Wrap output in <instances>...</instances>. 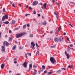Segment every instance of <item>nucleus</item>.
I'll return each instance as SVG.
<instances>
[{
	"label": "nucleus",
	"mask_w": 75,
	"mask_h": 75,
	"mask_svg": "<svg viewBox=\"0 0 75 75\" xmlns=\"http://www.w3.org/2000/svg\"><path fill=\"white\" fill-rule=\"evenodd\" d=\"M50 61L53 64H57V62L53 57H51L50 59Z\"/></svg>",
	"instance_id": "obj_1"
},
{
	"label": "nucleus",
	"mask_w": 75,
	"mask_h": 75,
	"mask_svg": "<svg viewBox=\"0 0 75 75\" xmlns=\"http://www.w3.org/2000/svg\"><path fill=\"white\" fill-rule=\"evenodd\" d=\"M23 35H24V33H23L19 34H17L16 35V37L17 38H18L19 37H21Z\"/></svg>",
	"instance_id": "obj_2"
},
{
	"label": "nucleus",
	"mask_w": 75,
	"mask_h": 75,
	"mask_svg": "<svg viewBox=\"0 0 75 75\" xmlns=\"http://www.w3.org/2000/svg\"><path fill=\"white\" fill-rule=\"evenodd\" d=\"M5 18H6V19H8V18L7 15H5L2 17V21H4L5 20Z\"/></svg>",
	"instance_id": "obj_3"
},
{
	"label": "nucleus",
	"mask_w": 75,
	"mask_h": 75,
	"mask_svg": "<svg viewBox=\"0 0 75 75\" xmlns=\"http://www.w3.org/2000/svg\"><path fill=\"white\" fill-rule=\"evenodd\" d=\"M59 41L60 43H62L64 42V39L61 38V36L59 37Z\"/></svg>",
	"instance_id": "obj_4"
},
{
	"label": "nucleus",
	"mask_w": 75,
	"mask_h": 75,
	"mask_svg": "<svg viewBox=\"0 0 75 75\" xmlns=\"http://www.w3.org/2000/svg\"><path fill=\"white\" fill-rule=\"evenodd\" d=\"M31 45H32L33 46H30V48H32L33 50H34L35 49V48L34 47L35 46V44L34 43V42H32L31 43Z\"/></svg>",
	"instance_id": "obj_5"
},
{
	"label": "nucleus",
	"mask_w": 75,
	"mask_h": 75,
	"mask_svg": "<svg viewBox=\"0 0 75 75\" xmlns=\"http://www.w3.org/2000/svg\"><path fill=\"white\" fill-rule=\"evenodd\" d=\"M5 46H3L2 47L1 51L2 53H4L5 52Z\"/></svg>",
	"instance_id": "obj_6"
},
{
	"label": "nucleus",
	"mask_w": 75,
	"mask_h": 75,
	"mask_svg": "<svg viewBox=\"0 0 75 75\" xmlns=\"http://www.w3.org/2000/svg\"><path fill=\"white\" fill-rule=\"evenodd\" d=\"M22 65L25 68H27V62H24L23 64H22Z\"/></svg>",
	"instance_id": "obj_7"
},
{
	"label": "nucleus",
	"mask_w": 75,
	"mask_h": 75,
	"mask_svg": "<svg viewBox=\"0 0 75 75\" xmlns=\"http://www.w3.org/2000/svg\"><path fill=\"white\" fill-rule=\"evenodd\" d=\"M37 4H38V1H34L33 4V6H35V5H37Z\"/></svg>",
	"instance_id": "obj_8"
},
{
	"label": "nucleus",
	"mask_w": 75,
	"mask_h": 75,
	"mask_svg": "<svg viewBox=\"0 0 75 75\" xmlns=\"http://www.w3.org/2000/svg\"><path fill=\"white\" fill-rule=\"evenodd\" d=\"M3 45H6V46H8V42L5 41L4 42Z\"/></svg>",
	"instance_id": "obj_9"
},
{
	"label": "nucleus",
	"mask_w": 75,
	"mask_h": 75,
	"mask_svg": "<svg viewBox=\"0 0 75 75\" xmlns=\"http://www.w3.org/2000/svg\"><path fill=\"white\" fill-rule=\"evenodd\" d=\"M54 40L56 42H58L59 41V39L58 38H54Z\"/></svg>",
	"instance_id": "obj_10"
},
{
	"label": "nucleus",
	"mask_w": 75,
	"mask_h": 75,
	"mask_svg": "<svg viewBox=\"0 0 75 75\" xmlns=\"http://www.w3.org/2000/svg\"><path fill=\"white\" fill-rule=\"evenodd\" d=\"M15 23H16V21L14 20H13L11 22V24H12L13 25H14V24H15Z\"/></svg>",
	"instance_id": "obj_11"
},
{
	"label": "nucleus",
	"mask_w": 75,
	"mask_h": 75,
	"mask_svg": "<svg viewBox=\"0 0 75 75\" xmlns=\"http://www.w3.org/2000/svg\"><path fill=\"white\" fill-rule=\"evenodd\" d=\"M61 27L60 26L58 28V31H57L56 32H57L58 33H59V31L61 30Z\"/></svg>",
	"instance_id": "obj_12"
},
{
	"label": "nucleus",
	"mask_w": 75,
	"mask_h": 75,
	"mask_svg": "<svg viewBox=\"0 0 75 75\" xmlns=\"http://www.w3.org/2000/svg\"><path fill=\"white\" fill-rule=\"evenodd\" d=\"M4 67V64H3L1 65V69H3Z\"/></svg>",
	"instance_id": "obj_13"
},
{
	"label": "nucleus",
	"mask_w": 75,
	"mask_h": 75,
	"mask_svg": "<svg viewBox=\"0 0 75 75\" xmlns=\"http://www.w3.org/2000/svg\"><path fill=\"white\" fill-rule=\"evenodd\" d=\"M42 24L44 25H46L47 24V22H46V21H44V22H43L42 23Z\"/></svg>",
	"instance_id": "obj_14"
},
{
	"label": "nucleus",
	"mask_w": 75,
	"mask_h": 75,
	"mask_svg": "<svg viewBox=\"0 0 75 75\" xmlns=\"http://www.w3.org/2000/svg\"><path fill=\"white\" fill-rule=\"evenodd\" d=\"M61 70H59L57 71L56 73H57L58 74H61Z\"/></svg>",
	"instance_id": "obj_15"
},
{
	"label": "nucleus",
	"mask_w": 75,
	"mask_h": 75,
	"mask_svg": "<svg viewBox=\"0 0 75 75\" xmlns=\"http://www.w3.org/2000/svg\"><path fill=\"white\" fill-rule=\"evenodd\" d=\"M3 23H4V24H8L9 23V22L8 21H6L4 22H3Z\"/></svg>",
	"instance_id": "obj_16"
},
{
	"label": "nucleus",
	"mask_w": 75,
	"mask_h": 75,
	"mask_svg": "<svg viewBox=\"0 0 75 75\" xmlns=\"http://www.w3.org/2000/svg\"><path fill=\"white\" fill-rule=\"evenodd\" d=\"M66 55V56L67 57V59H69V57H70V56H69V54H67V55Z\"/></svg>",
	"instance_id": "obj_17"
},
{
	"label": "nucleus",
	"mask_w": 75,
	"mask_h": 75,
	"mask_svg": "<svg viewBox=\"0 0 75 75\" xmlns=\"http://www.w3.org/2000/svg\"><path fill=\"white\" fill-rule=\"evenodd\" d=\"M55 46H56V45H54L50 47V48H54L55 47Z\"/></svg>",
	"instance_id": "obj_18"
},
{
	"label": "nucleus",
	"mask_w": 75,
	"mask_h": 75,
	"mask_svg": "<svg viewBox=\"0 0 75 75\" xmlns=\"http://www.w3.org/2000/svg\"><path fill=\"white\" fill-rule=\"evenodd\" d=\"M44 7H45V8L46 9V7H47V4H46V3H45L44 4Z\"/></svg>",
	"instance_id": "obj_19"
},
{
	"label": "nucleus",
	"mask_w": 75,
	"mask_h": 75,
	"mask_svg": "<svg viewBox=\"0 0 75 75\" xmlns=\"http://www.w3.org/2000/svg\"><path fill=\"white\" fill-rule=\"evenodd\" d=\"M54 13L55 16H56L57 18H58V16H58V13H57V14H56V13L55 12H54Z\"/></svg>",
	"instance_id": "obj_20"
},
{
	"label": "nucleus",
	"mask_w": 75,
	"mask_h": 75,
	"mask_svg": "<svg viewBox=\"0 0 75 75\" xmlns=\"http://www.w3.org/2000/svg\"><path fill=\"white\" fill-rule=\"evenodd\" d=\"M32 68V64H30L29 65V69H31Z\"/></svg>",
	"instance_id": "obj_21"
},
{
	"label": "nucleus",
	"mask_w": 75,
	"mask_h": 75,
	"mask_svg": "<svg viewBox=\"0 0 75 75\" xmlns=\"http://www.w3.org/2000/svg\"><path fill=\"white\" fill-rule=\"evenodd\" d=\"M42 67L43 69H45V66L44 65H42Z\"/></svg>",
	"instance_id": "obj_22"
},
{
	"label": "nucleus",
	"mask_w": 75,
	"mask_h": 75,
	"mask_svg": "<svg viewBox=\"0 0 75 75\" xmlns=\"http://www.w3.org/2000/svg\"><path fill=\"white\" fill-rule=\"evenodd\" d=\"M12 40V38L11 37H10L9 38V41H11Z\"/></svg>",
	"instance_id": "obj_23"
},
{
	"label": "nucleus",
	"mask_w": 75,
	"mask_h": 75,
	"mask_svg": "<svg viewBox=\"0 0 75 75\" xmlns=\"http://www.w3.org/2000/svg\"><path fill=\"white\" fill-rule=\"evenodd\" d=\"M16 46H14L13 47L12 50H15V49H16Z\"/></svg>",
	"instance_id": "obj_24"
},
{
	"label": "nucleus",
	"mask_w": 75,
	"mask_h": 75,
	"mask_svg": "<svg viewBox=\"0 0 75 75\" xmlns=\"http://www.w3.org/2000/svg\"><path fill=\"white\" fill-rule=\"evenodd\" d=\"M52 73H53V72L52 71H50L48 72V74H49V75H50V74H51Z\"/></svg>",
	"instance_id": "obj_25"
},
{
	"label": "nucleus",
	"mask_w": 75,
	"mask_h": 75,
	"mask_svg": "<svg viewBox=\"0 0 75 75\" xmlns=\"http://www.w3.org/2000/svg\"><path fill=\"white\" fill-rule=\"evenodd\" d=\"M33 14H36V11H35V9H34L33 11Z\"/></svg>",
	"instance_id": "obj_26"
},
{
	"label": "nucleus",
	"mask_w": 75,
	"mask_h": 75,
	"mask_svg": "<svg viewBox=\"0 0 75 75\" xmlns=\"http://www.w3.org/2000/svg\"><path fill=\"white\" fill-rule=\"evenodd\" d=\"M26 25H23V29H25V28H26Z\"/></svg>",
	"instance_id": "obj_27"
},
{
	"label": "nucleus",
	"mask_w": 75,
	"mask_h": 75,
	"mask_svg": "<svg viewBox=\"0 0 75 75\" xmlns=\"http://www.w3.org/2000/svg\"><path fill=\"white\" fill-rule=\"evenodd\" d=\"M73 67V66L72 65H71V66H69L68 67V68H72Z\"/></svg>",
	"instance_id": "obj_28"
},
{
	"label": "nucleus",
	"mask_w": 75,
	"mask_h": 75,
	"mask_svg": "<svg viewBox=\"0 0 75 75\" xmlns=\"http://www.w3.org/2000/svg\"><path fill=\"white\" fill-rule=\"evenodd\" d=\"M35 45L37 48H38V47H39V46H38V44H37V43H36L35 44Z\"/></svg>",
	"instance_id": "obj_29"
},
{
	"label": "nucleus",
	"mask_w": 75,
	"mask_h": 75,
	"mask_svg": "<svg viewBox=\"0 0 75 75\" xmlns=\"http://www.w3.org/2000/svg\"><path fill=\"white\" fill-rule=\"evenodd\" d=\"M30 37H33V34H31L30 35Z\"/></svg>",
	"instance_id": "obj_30"
},
{
	"label": "nucleus",
	"mask_w": 75,
	"mask_h": 75,
	"mask_svg": "<svg viewBox=\"0 0 75 75\" xmlns=\"http://www.w3.org/2000/svg\"><path fill=\"white\" fill-rule=\"evenodd\" d=\"M61 69H62V70H64V71H65V70H66V69L65 68H61Z\"/></svg>",
	"instance_id": "obj_31"
},
{
	"label": "nucleus",
	"mask_w": 75,
	"mask_h": 75,
	"mask_svg": "<svg viewBox=\"0 0 75 75\" xmlns=\"http://www.w3.org/2000/svg\"><path fill=\"white\" fill-rule=\"evenodd\" d=\"M36 74H37V73H35V72H33V75H36Z\"/></svg>",
	"instance_id": "obj_32"
},
{
	"label": "nucleus",
	"mask_w": 75,
	"mask_h": 75,
	"mask_svg": "<svg viewBox=\"0 0 75 75\" xmlns=\"http://www.w3.org/2000/svg\"><path fill=\"white\" fill-rule=\"evenodd\" d=\"M23 48H24V47H21V46H20L19 47V49H20V50H21L22 49H23Z\"/></svg>",
	"instance_id": "obj_33"
},
{
	"label": "nucleus",
	"mask_w": 75,
	"mask_h": 75,
	"mask_svg": "<svg viewBox=\"0 0 75 75\" xmlns=\"http://www.w3.org/2000/svg\"><path fill=\"white\" fill-rule=\"evenodd\" d=\"M33 67L34 68H37V66L33 65Z\"/></svg>",
	"instance_id": "obj_34"
},
{
	"label": "nucleus",
	"mask_w": 75,
	"mask_h": 75,
	"mask_svg": "<svg viewBox=\"0 0 75 75\" xmlns=\"http://www.w3.org/2000/svg\"><path fill=\"white\" fill-rule=\"evenodd\" d=\"M27 27H30V24L28 23L27 24Z\"/></svg>",
	"instance_id": "obj_35"
},
{
	"label": "nucleus",
	"mask_w": 75,
	"mask_h": 75,
	"mask_svg": "<svg viewBox=\"0 0 75 75\" xmlns=\"http://www.w3.org/2000/svg\"><path fill=\"white\" fill-rule=\"evenodd\" d=\"M3 11V12H6V10H5V8H4Z\"/></svg>",
	"instance_id": "obj_36"
},
{
	"label": "nucleus",
	"mask_w": 75,
	"mask_h": 75,
	"mask_svg": "<svg viewBox=\"0 0 75 75\" xmlns=\"http://www.w3.org/2000/svg\"><path fill=\"white\" fill-rule=\"evenodd\" d=\"M28 55L31 56V53H28Z\"/></svg>",
	"instance_id": "obj_37"
},
{
	"label": "nucleus",
	"mask_w": 75,
	"mask_h": 75,
	"mask_svg": "<svg viewBox=\"0 0 75 75\" xmlns=\"http://www.w3.org/2000/svg\"><path fill=\"white\" fill-rule=\"evenodd\" d=\"M70 47H73V45L72 44L70 45Z\"/></svg>",
	"instance_id": "obj_38"
},
{
	"label": "nucleus",
	"mask_w": 75,
	"mask_h": 75,
	"mask_svg": "<svg viewBox=\"0 0 75 75\" xmlns=\"http://www.w3.org/2000/svg\"><path fill=\"white\" fill-rule=\"evenodd\" d=\"M67 41H70L69 39V38H68V37H67Z\"/></svg>",
	"instance_id": "obj_39"
},
{
	"label": "nucleus",
	"mask_w": 75,
	"mask_h": 75,
	"mask_svg": "<svg viewBox=\"0 0 75 75\" xmlns=\"http://www.w3.org/2000/svg\"><path fill=\"white\" fill-rule=\"evenodd\" d=\"M69 25H70V26L71 27L73 28V26H72V25L71 24H69Z\"/></svg>",
	"instance_id": "obj_40"
},
{
	"label": "nucleus",
	"mask_w": 75,
	"mask_h": 75,
	"mask_svg": "<svg viewBox=\"0 0 75 75\" xmlns=\"http://www.w3.org/2000/svg\"><path fill=\"white\" fill-rule=\"evenodd\" d=\"M12 6L13 7H15V5L14 4H12Z\"/></svg>",
	"instance_id": "obj_41"
},
{
	"label": "nucleus",
	"mask_w": 75,
	"mask_h": 75,
	"mask_svg": "<svg viewBox=\"0 0 75 75\" xmlns=\"http://www.w3.org/2000/svg\"><path fill=\"white\" fill-rule=\"evenodd\" d=\"M56 3V5H57V6H58L59 5V4L57 3V2H55Z\"/></svg>",
	"instance_id": "obj_42"
},
{
	"label": "nucleus",
	"mask_w": 75,
	"mask_h": 75,
	"mask_svg": "<svg viewBox=\"0 0 75 75\" xmlns=\"http://www.w3.org/2000/svg\"><path fill=\"white\" fill-rule=\"evenodd\" d=\"M39 5H42V3H39L38 4Z\"/></svg>",
	"instance_id": "obj_43"
},
{
	"label": "nucleus",
	"mask_w": 75,
	"mask_h": 75,
	"mask_svg": "<svg viewBox=\"0 0 75 75\" xmlns=\"http://www.w3.org/2000/svg\"><path fill=\"white\" fill-rule=\"evenodd\" d=\"M70 3H71V4H75V3H74L72 2H70Z\"/></svg>",
	"instance_id": "obj_44"
},
{
	"label": "nucleus",
	"mask_w": 75,
	"mask_h": 75,
	"mask_svg": "<svg viewBox=\"0 0 75 75\" xmlns=\"http://www.w3.org/2000/svg\"><path fill=\"white\" fill-rule=\"evenodd\" d=\"M18 29H19L18 28H16V29H15L14 30H18Z\"/></svg>",
	"instance_id": "obj_45"
},
{
	"label": "nucleus",
	"mask_w": 75,
	"mask_h": 75,
	"mask_svg": "<svg viewBox=\"0 0 75 75\" xmlns=\"http://www.w3.org/2000/svg\"><path fill=\"white\" fill-rule=\"evenodd\" d=\"M44 74H47V71L45 70L44 71Z\"/></svg>",
	"instance_id": "obj_46"
},
{
	"label": "nucleus",
	"mask_w": 75,
	"mask_h": 75,
	"mask_svg": "<svg viewBox=\"0 0 75 75\" xmlns=\"http://www.w3.org/2000/svg\"><path fill=\"white\" fill-rule=\"evenodd\" d=\"M11 30H9V33H11Z\"/></svg>",
	"instance_id": "obj_47"
},
{
	"label": "nucleus",
	"mask_w": 75,
	"mask_h": 75,
	"mask_svg": "<svg viewBox=\"0 0 75 75\" xmlns=\"http://www.w3.org/2000/svg\"><path fill=\"white\" fill-rule=\"evenodd\" d=\"M64 53L65 55H67V51H65Z\"/></svg>",
	"instance_id": "obj_48"
},
{
	"label": "nucleus",
	"mask_w": 75,
	"mask_h": 75,
	"mask_svg": "<svg viewBox=\"0 0 75 75\" xmlns=\"http://www.w3.org/2000/svg\"><path fill=\"white\" fill-rule=\"evenodd\" d=\"M39 51H38L36 52V53H37L38 55H39Z\"/></svg>",
	"instance_id": "obj_49"
},
{
	"label": "nucleus",
	"mask_w": 75,
	"mask_h": 75,
	"mask_svg": "<svg viewBox=\"0 0 75 75\" xmlns=\"http://www.w3.org/2000/svg\"><path fill=\"white\" fill-rule=\"evenodd\" d=\"M34 71L35 72V73H36V74H37V70H35Z\"/></svg>",
	"instance_id": "obj_50"
},
{
	"label": "nucleus",
	"mask_w": 75,
	"mask_h": 75,
	"mask_svg": "<svg viewBox=\"0 0 75 75\" xmlns=\"http://www.w3.org/2000/svg\"><path fill=\"white\" fill-rule=\"evenodd\" d=\"M30 69H29V70H27V72H29V71H30Z\"/></svg>",
	"instance_id": "obj_51"
},
{
	"label": "nucleus",
	"mask_w": 75,
	"mask_h": 75,
	"mask_svg": "<svg viewBox=\"0 0 75 75\" xmlns=\"http://www.w3.org/2000/svg\"><path fill=\"white\" fill-rule=\"evenodd\" d=\"M25 57H26V58H27V53H25Z\"/></svg>",
	"instance_id": "obj_52"
},
{
	"label": "nucleus",
	"mask_w": 75,
	"mask_h": 75,
	"mask_svg": "<svg viewBox=\"0 0 75 75\" xmlns=\"http://www.w3.org/2000/svg\"><path fill=\"white\" fill-rule=\"evenodd\" d=\"M31 7H29V10H31Z\"/></svg>",
	"instance_id": "obj_53"
},
{
	"label": "nucleus",
	"mask_w": 75,
	"mask_h": 75,
	"mask_svg": "<svg viewBox=\"0 0 75 75\" xmlns=\"http://www.w3.org/2000/svg\"><path fill=\"white\" fill-rule=\"evenodd\" d=\"M38 16L39 17H40V16H41V15H40V14H38Z\"/></svg>",
	"instance_id": "obj_54"
},
{
	"label": "nucleus",
	"mask_w": 75,
	"mask_h": 75,
	"mask_svg": "<svg viewBox=\"0 0 75 75\" xmlns=\"http://www.w3.org/2000/svg\"><path fill=\"white\" fill-rule=\"evenodd\" d=\"M18 6H19V7H21V4H18Z\"/></svg>",
	"instance_id": "obj_55"
},
{
	"label": "nucleus",
	"mask_w": 75,
	"mask_h": 75,
	"mask_svg": "<svg viewBox=\"0 0 75 75\" xmlns=\"http://www.w3.org/2000/svg\"><path fill=\"white\" fill-rule=\"evenodd\" d=\"M63 35H66V33H63Z\"/></svg>",
	"instance_id": "obj_56"
},
{
	"label": "nucleus",
	"mask_w": 75,
	"mask_h": 75,
	"mask_svg": "<svg viewBox=\"0 0 75 75\" xmlns=\"http://www.w3.org/2000/svg\"><path fill=\"white\" fill-rule=\"evenodd\" d=\"M14 63L15 64H16V63H17V62H16V61H14Z\"/></svg>",
	"instance_id": "obj_57"
},
{
	"label": "nucleus",
	"mask_w": 75,
	"mask_h": 75,
	"mask_svg": "<svg viewBox=\"0 0 75 75\" xmlns=\"http://www.w3.org/2000/svg\"><path fill=\"white\" fill-rule=\"evenodd\" d=\"M27 16H28V14H26L25 15V17H27Z\"/></svg>",
	"instance_id": "obj_58"
},
{
	"label": "nucleus",
	"mask_w": 75,
	"mask_h": 75,
	"mask_svg": "<svg viewBox=\"0 0 75 75\" xmlns=\"http://www.w3.org/2000/svg\"><path fill=\"white\" fill-rule=\"evenodd\" d=\"M10 3V4H12V2H11V1Z\"/></svg>",
	"instance_id": "obj_59"
},
{
	"label": "nucleus",
	"mask_w": 75,
	"mask_h": 75,
	"mask_svg": "<svg viewBox=\"0 0 75 75\" xmlns=\"http://www.w3.org/2000/svg\"><path fill=\"white\" fill-rule=\"evenodd\" d=\"M52 1L54 3V2H55V0H53Z\"/></svg>",
	"instance_id": "obj_60"
},
{
	"label": "nucleus",
	"mask_w": 75,
	"mask_h": 75,
	"mask_svg": "<svg viewBox=\"0 0 75 75\" xmlns=\"http://www.w3.org/2000/svg\"><path fill=\"white\" fill-rule=\"evenodd\" d=\"M15 42L16 44H18V42H17L16 41H15Z\"/></svg>",
	"instance_id": "obj_61"
},
{
	"label": "nucleus",
	"mask_w": 75,
	"mask_h": 75,
	"mask_svg": "<svg viewBox=\"0 0 75 75\" xmlns=\"http://www.w3.org/2000/svg\"><path fill=\"white\" fill-rule=\"evenodd\" d=\"M40 12H42V9H40Z\"/></svg>",
	"instance_id": "obj_62"
},
{
	"label": "nucleus",
	"mask_w": 75,
	"mask_h": 75,
	"mask_svg": "<svg viewBox=\"0 0 75 75\" xmlns=\"http://www.w3.org/2000/svg\"><path fill=\"white\" fill-rule=\"evenodd\" d=\"M50 33V34H52V31H51Z\"/></svg>",
	"instance_id": "obj_63"
},
{
	"label": "nucleus",
	"mask_w": 75,
	"mask_h": 75,
	"mask_svg": "<svg viewBox=\"0 0 75 75\" xmlns=\"http://www.w3.org/2000/svg\"><path fill=\"white\" fill-rule=\"evenodd\" d=\"M7 37H8L7 35H5V37H6L7 38Z\"/></svg>",
	"instance_id": "obj_64"
}]
</instances>
